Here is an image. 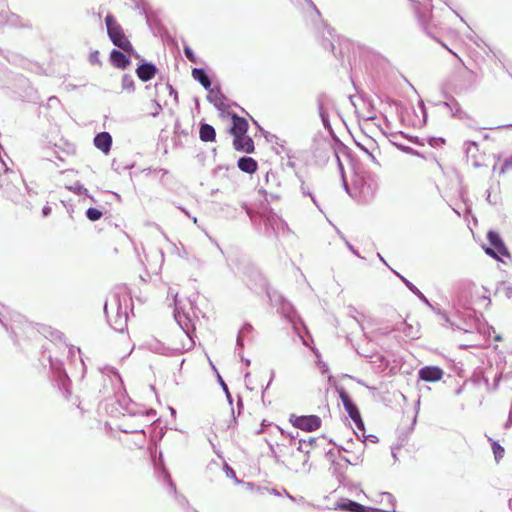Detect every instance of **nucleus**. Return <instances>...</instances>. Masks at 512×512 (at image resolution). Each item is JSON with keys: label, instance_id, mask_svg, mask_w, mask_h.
Returning <instances> with one entry per match:
<instances>
[{"label": "nucleus", "instance_id": "26", "mask_svg": "<svg viewBox=\"0 0 512 512\" xmlns=\"http://www.w3.org/2000/svg\"><path fill=\"white\" fill-rule=\"evenodd\" d=\"M42 213H43L44 216H48L51 213V207L44 206V208L42 210Z\"/></svg>", "mask_w": 512, "mask_h": 512}, {"label": "nucleus", "instance_id": "7", "mask_svg": "<svg viewBox=\"0 0 512 512\" xmlns=\"http://www.w3.org/2000/svg\"><path fill=\"white\" fill-rule=\"evenodd\" d=\"M487 238L490 244L497 250L500 255L509 256V251L497 232L490 231L487 235Z\"/></svg>", "mask_w": 512, "mask_h": 512}, {"label": "nucleus", "instance_id": "29", "mask_svg": "<svg viewBox=\"0 0 512 512\" xmlns=\"http://www.w3.org/2000/svg\"><path fill=\"white\" fill-rule=\"evenodd\" d=\"M383 495L386 496L387 498H391V494H389V493H385Z\"/></svg>", "mask_w": 512, "mask_h": 512}, {"label": "nucleus", "instance_id": "15", "mask_svg": "<svg viewBox=\"0 0 512 512\" xmlns=\"http://www.w3.org/2000/svg\"><path fill=\"white\" fill-rule=\"evenodd\" d=\"M342 508L351 512H368L369 510V508H366L363 505L353 501H350L348 504L343 505Z\"/></svg>", "mask_w": 512, "mask_h": 512}, {"label": "nucleus", "instance_id": "14", "mask_svg": "<svg viewBox=\"0 0 512 512\" xmlns=\"http://www.w3.org/2000/svg\"><path fill=\"white\" fill-rule=\"evenodd\" d=\"M121 85H122V89L123 90H126L128 92H132L134 91L135 89V83H134V80L133 78L128 75V74H125L123 75L122 77V81H121Z\"/></svg>", "mask_w": 512, "mask_h": 512}, {"label": "nucleus", "instance_id": "4", "mask_svg": "<svg viewBox=\"0 0 512 512\" xmlns=\"http://www.w3.org/2000/svg\"><path fill=\"white\" fill-rule=\"evenodd\" d=\"M339 397L343 403V406L350 416V418L353 420L357 428L364 429V422L362 420L360 411L356 404L353 403L352 399L350 398L349 394L342 388L339 391Z\"/></svg>", "mask_w": 512, "mask_h": 512}, {"label": "nucleus", "instance_id": "23", "mask_svg": "<svg viewBox=\"0 0 512 512\" xmlns=\"http://www.w3.org/2000/svg\"><path fill=\"white\" fill-rule=\"evenodd\" d=\"M90 61H91V63H99L98 51H95L94 53L91 54Z\"/></svg>", "mask_w": 512, "mask_h": 512}, {"label": "nucleus", "instance_id": "3", "mask_svg": "<svg viewBox=\"0 0 512 512\" xmlns=\"http://www.w3.org/2000/svg\"><path fill=\"white\" fill-rule=\"evenodd\" d=\"M290 423L300 430L312 432L321 427L322 420L317 415H302L291 414L289 417Z\"/></svg>", "mask_w": 512, "mask_h": 512}, {"label": "nucleus", "instance_id": "1", "mask_svg": "<svg viewBox=\"0 0 512 512\" xmlns=\"http://www.w3.org/2000/svg\"><path fill=\"white\" fill-rule=\"evenodd\" d=\"M232 128L230 133L233 135V147L235 150L251 154L255 150L253 139L247 135L248 122L245 118L236 114L232 116Z\"/></svg>", "mask_w": 512, "mask_h": 512}, {"label": "nucleus", "instance_id": "11", "mask_svg": "<svg viewBox=\"0 0 512 512\" xmlns=\"http://www.w3.org/2000/svg\"><path fill=\"white\" fill-rule=\"evenodd\" d=\"M199 137L203 142H213L216 138L215 129L209 124H201Z\"/></svg>", "mask_w": 512, "mask_h": 512}, {"label": "nucleus", "instance_id": "22", "mask_svg": "<svg viewBox=\"0 0 512 512\" xmlns=\"http://www.w3.org/2000/svg\"><path fill=\"white\" fill-rule=\"evenodd\" d=\"M510 169H512V156L503 163L501 172L505 173L506 171H508Z\"/></svg>", "mask_w": 512, "mask_h": 512}, {"label": "nucleus", "instance_id": "20", "mask_svg": "<svg viewBox=\"0 0 512 512\" xmlns=\"http://www.w3.org/2000/svg\"><path fill=\"white\" fill-rule=\"evenodd\" d=\"M184 53H185V56L187 57L188 60H190L193 63L197 62V58H196L194 52L192 51V49L189 46H185L184 47Z\"/></svg>", "mask_w": 512, "mask_h": 512}, {"label": "nucleus", "instance_id": "18", "mask_svg": "<svg viewBox=\"0 0 512 512\" xmlns=\"http://www.w3.org/2000/svg\"><path fill=\"white\" fill-rule=\"evenodd\" d=\"M492 450L497 461L503 458L505 450L498 442L492 443Z\"/></svg>", "mask_w": 512, "mask_h": 512}, {"label": "nucleus", "instance_id": "16", "mask_svg": "<svg viewBox=\"0 0 512 512\" xmlns=\"http://www.w3.org/2000/svg\"><path fill=\"white\" fill-rule=\"evenodd\" d=\"M317 439L314 437H310L307 440H299V447L298 449L300 451L308 453V448H312L316 445Z\"/></svg>", "mask_w": 512, "mask_h": 512}, {"label": "nucleus", "instance_id": "19", "mask_svg": "<svg viewBox=\"0 0 512 512\" xmlns=\"http://www.w3.org/2000/svg\"><path fill=\"white\" fill-rule=\"evenodd\" d=\"M137 437H138L139 439H137V440H135V441H129V442H128V448H129L130 450H133L132 444H133L136 448H138L139 450H143V444H144V442H145V436H144V434H139Z\"/></svg>", "mask_w": 512, "mask_h": 512}, {"label": "nucleus", "instance_id": "17", "mask_svg": "<svg viewBox=\"0 0 512 512\" xmlns=\"http://www.w3.org/2000/svg\"><path fill=\"white\" fill-rule=\"evenodd\" d=\"M103 213L96 208H88L86 216L90 221H97L102 217Z\"/></svg>", "mask_w": 512, "mask_h": 512}, {"label": "nucleus", "instance_id": "6", "mask_svg": "<svg viewBox=\"0 0 512 512\" xmlns=\"http://www.w3.org/2000/svg\"><path fill=\"white\" fill-rule=\"evenodd\" d=\"M94 145L96 148L107 154L112 145V137L108 132H101L94 138Z\"/></svg>", "mask_w": 512, "mask_h": 512}, {"label": "nucleus", "instance_id": "2", "mask_svg": "<svg viewBox=\"0 0 512 512\" xmlns=\"http://www.w3.org/2000/svg\"><path fill=\"white\" fill-rule=\"evenodd\" d=\"M107 34L112 43L127 53H133V46L126 37L122 26L117 22L113 15L109 14L105 18Z\"/></svg>", "mask_w": 512, "mask_h": 512}, {"label": "nucleus", "instance_id": "24", "mask_svg": "<svg viewBox=\"0 0 512 512\" xmlns=\"http://www.w3.org/2000/svg\"><path fill=\"white\" fill-rule=\"evenodd\" d=\"M126 326H127V324H126V318H125L124 321L119 326H115L114 329H116L117 331L123 332L124 329L126 328Z\"/></svg>", "mask_w": 512, "mask_h": 512}, {"label": "nucleus", "instance_id": "25", "mask_svg": "<svg viewBox=\"0 0 512 512\" xmlns=\"http://www.w3.org/2000/svg\"><path fill=\"white\" fill-rule=\"evenodd\" d=\"M423 25L425 27V29L428 31L429 34L432 33V25L429 23V22H423Z\"/></svg>", "mask_w": 512, "mask_h": 512}, {"label": "nucleus", "instance_id": "28", "mask_svg": "<svg viewBox=\"0 0 512 512\" xmlns=\"http://www.w3.org/2000/svg\"><path fill=\"white\" fill-rule=\"evenodd\" d=\"M449 51H450V52H451L455 57H457L460 61H462V60L458 57L457 53H454L452 50H449Z\"/></svg>", "mask_w": 512, "mask_h": 512}, {"label": "nucleus", "instance_id": "9", "mask_svg": "<svg viewBox=\"0 0 512 512\" xmlns=\"http://www.w3.org/2000/svg\"><path fill=\"white\" fill-rule=\"evenodd\" d=\"M238 168L248 174H253L258 169V163L251 157H242L237 162Z\"/></svg>", "mask_w": 512, "mask_h": 512}, {"label": "nucleus", "instance_id": "21", "mask_svg": "<svg viewBox=\"0 0 512 512\" xmlns=\"http://www.w3.org/2000/svg\"><path fill=\"white\" fill-rule=\"evenodd\" d=\"M485 253H486L487 255H489V256H491V257L495 258V259L500 260V258H499V255H500V254L497 252V250H496L495 248H490V247H488V248H486V249H485Z\"/></svg>", "mask_w": 512, "mask_h": 512}, {"label": "nucleus", "instance_id": "5", "mask_svg": "<svg viewBox=\"0 0 512 512\" xmlns=\"http://www.w3.org/2000/svg\"><path fill=\"white\" fill-rule=\"evenodd\" d=\"M443 374V370L437 366H425L419 370V378L425 382H437Z\"/></svg>", "mask_w": 512, "mask_h": 512}, {"label": "nucleus", "instance_id": "27", "mask_svg": "<svg viewBox=\"0 0 512 512\" xmlns=\"http://www.w3.org/2000/svg\"><path fill=\"white\" fill-rule=\"evenodd\" d=\"M319 110H320V115H321L322 119H323V120H325V118H324V112H323V107H322V105H321V104H320V106H319Z\"/></svg>", "mask_w": 512, "mask_h": 512}, {"label": "nucleus", "instance_id": "10", "mask_svg": "<svg viewBox=\"0 0 512 512\" xmlns=\"http://www.w3.org/2000/svg\"><path fill=\"white\" fill-rule=\"evenodd\" d=\"M137 76L144 82L151 80L156 74V68L152 64H142L136 70Z\"/></svg>", "mask_w": 512, "mask_h": 512}, {"label": "nucleus", "instance_id": "8", "mask_svg": "<svg viewBox=\"0 0 512 512\" xmlns=\"http://www.w3.org/2000/svg\"><path fill=\"white\" fill-rule=\"evenodd\" d=\"M110 61L114 67L120 69H125L130 64L129 58L118 50H112L110 54Z\"/></svg>", "mask_w": 512, "mask_h": 512}, {"label": "nucleus", "instance_id": "12", "mask_svg": "<svg viewBox=\"0 0 512 512\" xmlns=\"http://www.w3.org/2000/svg\"><path fill=\"white\" fill-rule=\"evenodd\" d=\"M192 76L195 80L199 81L205 89L210 88L211 81L203 69L194 68L192 70Z\"/></svg>", "mask_w": 512, "mask_h": 512}, {"label": "nucleus", "instance_id": "13", "mask_svg": "<svg viewBox=\"0 0 512 512\" xmlns=\"http://www.w3.org/2000/svg\"><path fill=\"white\" fill-rule=\"evenodd\" d=\"M479 151V145L476 142L469 143L467 147V155L469 158L473 160V165L478 167L481 166L482 163L476 157L477 152Z\"/></svg>", "mask_w": 512, "mask_h": 512}]
</instances>
